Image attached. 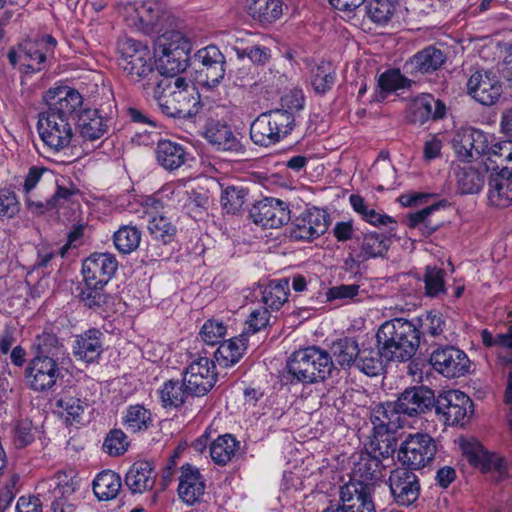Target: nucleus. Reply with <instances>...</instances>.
Instances as JSON below:
<instances>
[{
	"mask_svg": "<svg viewBox=\"0 0 512 512\" xmlns=\"http://www.w3.org/2000/svg\"><path fill=\"white\" fill-rule=\"evenodd\" d=\"M376 339L384 359L405 362L414 356L419 347L420 331L413 320L394 318L381 324Z\"/></svg>",
	"mask_w": 512,
	"mask_h": 512,
	"instance_id": "nucleus-1",
	"label": "nucleus"
},
{
	"mask_svg": "<svg viewBox=\"0 0 512 512\" xmlns=\"http://www.w3.org/2000/svg\"><path fill=\"white\" fill-rule=\"evenodd\" d=\"M484 162L485 173L491 174L487 198L491 206L507 208L512 205V141L496 143Z\"/></svg>",
	"mask_w": 512,
	"mask_h": 512,
	"instance_id": "nucleus-2",
	"label": "nucleus"
},
{
	"mask_svg": "<svg viewBox=\"0 0 512 512\" xmlns=\"http://www.w3.org/2000/svg\"><path fill=\"white\" fill-rule=\"evenodd\" d=\"M118 66L134 83L149 87L158 72L155 69L150 49L142 42L131 38H122L117 43Z\"/></svg>",
	"mask_w": 512,
	"mask_h": 512,
	"instance_id": "nucleus-3",
	"label": "nucleus"
},
{
	"mask_svg": "<svg viewBox=\"0 0 512 512\" xmlns=\"http://www.w3.org/2000/svg\"><path fill=\"white\" fill-rule=\"evenodd\" d=\"M332 368L330 355L314 346L295 351L287 362L289 375L303 384L325 380L331 374Z\"/></svg>",
	"mask_w": 512,
	"mask_h": 512,
	"instance_id": "nucleus-4",
	"label": "nucleus"
},
{
	"mask_svg": "<svg viewBox=\"0 0 512 512\" xmlns=\"http://www.w3.org/2000/svg\"><path fill=\"white\" fill-rule=\"evenodd\" d=\"M127 24L145 34L160 32L169 20L162 5L155 0H128L118 6Z\"/></svg>",
	"mask_w": 512,
	"mask_h": 512,
	"instance_id": "nucleus-5",
	"label": "nucleus"
},
{
	"mask_svg": "<svg viewBox=\"0 0 512 512\" xmlns=\"http://www.w3.org/2000/svg\"><path fill=\"white\" fill-rule=\"evenodd\" d=\"M451 142L459 160L472 162L480 159L481 166H484L485 161L489 163L487 156L496 144V142L490 144L488 135L472 127L458 129Z\"/></svg>",
	"mask_w": 512,
	"mask_h": 512,
	"instance_id": "nucleus-6",
	"label": "nucleus"
},
{
	"mask_svg": "<svg viewBox=\"0 0 512 512\" xmlns=\"http://www.w3.org/2000/svg\"><path fill=\"white\" fill-rule=\"evenodd\" d=\"M437 452L435 440L428 434H409L401 443L398 458L404 466L418 470L430 464Z\"/></svg>",
	"mask_w": 512,
	"mask_h": 512,
	"instance_id": "nucleus-7",
	"label": "nucleus"
},
{
	"mask_svg": "<svg viewBox=\"0 0 512 512\" xmlns=\"http://www.w3.org/2000/svg\"><path fill=\"white\" fill-rule=\"evenodd\" d=\"M435 411L447 425H465L473 414V402L460 390H446L435 402Z\"/></svg>",
	"mask_w": 512,
	"mask_h": 512,
	"instance_id": "nucleus-8",
	"label": "nucleus"
},
{
	"mask_svg": "<svg viewBox=\"0 0 512 512\" xmlns=\"http://www.w3.org/2000/svg\"><path fill=\"white\" fill-rule=\"evenodd\" d=\"M61 377V368L52 356L37 355L25 369V381L34 392H46L54 388Z\"/></svg>",
	"mask_w": 512,
	"mask_h": 512,
	"instance_id": "nucleus-9",
	"label": "nucleus"
},
{
	"mask_svg": "<svg viewBox=\"0 0 512 512\" xmlns=\"http://www.w3.org/2000/svg\"><path fill=\"white\" fill-rule=\"evenodd\" d=\"M38 132L44 144L54 152L70 147L74 137V121L44 114L38 122Z\"/></svg>",
	"mask_w": 512,
	"mask_h": 512,
	"instance_id": "nucleus-10",
	"label": "nucleus"
},
{
	"mask_svg": "<svg viewBox=\"0 0 512 512\" xmlns=\"http://www.w3.org/2000/svg\"><path fill=\"white\" fill-rule=\"evenodd\" d=\"M45 114L74 121V115L83 104L81 94L68 86L50 88L44 95Z\"/></svg>",
	"mask_w": 512,
	"mask_h": 512,
	"instance_id": "nucleus-11",
	"label": "nucleus"
},
{
	"mask_svg": "<svg viewBox=\"0 0 512 512\" xmlns=\"http://www.w3.org/2000/svg\"><path fill=\"white\" fill-rule=\"evenodd\" d=\"M216 378L214 362L207 357H198L185 369L183 385L191 395L202 396L211 390Z\"/></svg>",
	"mask_w": 512,
	"mask_h": 512,
	"instance_id": "nucleus-12",
	"label": "nucleus"
},
{
	"mask_svg": "<svg viewBox=\"0 0 512 512\" xmlns=\"http://www.w3.org/2000/svg\"><path fill=\"white\" fill-rule=\"evenodd\" d=\"M174 93L171 102L163 101L166 115L169 117H186L197 112L200 96L190 81L182 77H174Z\"/></svg>",
	"mask_w": 512,
	"mask_h": 512,
	"instance_id": "nucleus-13",
	"label": "nucleus"
},
{
	"mask_svg": "<svg viewBox=\"0 0 512 512\" xmlns=\"http://www.w3.org/2000/svg\"><path fill=\"white\" fill-rule=\"evenodd\" d=\"M253 222L264 228H279L290 221L287 203L277 198H264L257 201L250 210Z\"/></svg>",
	"mask_w": 512,
	"mask_h": 512,
	"instance_id": "nucleus-14",
	"label": "nucleus"
},
{
	"mask_svg": "<svg viewBox=\"0 0 512 512\" xmlns=\"http://www.w3.org/2000/svg\"><path fill=\"white\" fill-rule=\"evenodd\" d=\"M433 368L446 378H459L470 371V360L466 353L455 347L435 350L430 356Z\"/></svg>",
	"mask_w": 512,
	"mask_h": 512,
	"instance_id": "nucleus-15",
	"label": "nucleus"
},
{
	"mask_svg": "<svg viewBox=\"0 0 512 512\" xmlns=\"http://www.w3.org/2000/svg\"><path fill=\"white\" fill-rule=\"evenodd\" d=\"M388 484L394 501L400 506H410L419 498V479L406 467L393 469L390 472Z\"/></svg>",
	"mask_w": 512,
	"mask_h": 512,
	"instance_id": "nucleus-16",
	"label": "nucleus"
},
{
	"mask_svg": "<svg viewBox=\"0 0 512 512\" xmlns=\"http://www.w3.org/2000/svg\"><path fill=\"white\" fill-rule=\"evenodd\" d=\"M373 486L363 481H349L340 488L342 512H376L372 499Z\"/></svg>",
	"mask_w": 512,
	"mask_h": 512,
	"instance_id": "nucleus-17",
	"label": "nucleus"
},
{
	"mask_svg": "<svg viewBox=\"0 0 512 512\" xmlns=\"http://www.w3.org/2000/svg\"><path fill=\"white\" fill-rule=\"evenodd\" d=\"M468 93L482 105H493L502 94V83L490 71H477L467 82Z\"/></svg>",
	"mask_w": 512,
	"mask_h": 512,
	"instance_id": "nucleus-18",
	"label": "nucleus"
},
{
	"mask_svg": "<svg viewBox=\"0 0 512 512\" xmlns=\"http://www.w3.org/2000/svg\"><path fill=\"white\" fill-rule=\"evenodd\" d=\"M117 260L111 254L100 253L88 257L82 265L86 286L106 285L117 270Z\"/></svg>",
	"mask_w": 512,
	"mask_h": 512,
	"instance_id": "nucleus-19",
	"label": "nucleus"
},
{
	"mask_svg": "<svg viewBox=\"0 0 512 512\" xmlns=\"http://www.w3.org/2000/svg\"><path fill=\"white\" fill-rule=\"evenodd\" d=\"M49 482L53 512H74L75 505L70 500L77 485L74 471L58 472Z\"/></svg>",
	"mask_w": 512,
	"mask_h": 512,
	"instance_id": "nucleus-20",
	"label": "nucleus"
},
{
	"mask_svg": "<svg viewBox=\"0 0 512 512\" xmlns=\"http://www.w3.org/2000/svg\"><path fill=\"white\" fill-rule=\"evenodd\" d=\"M460 448L471 465L482 471L496 470L500 475L506 471L504 460L494 453H489L475 438H461Z\"/></svg>",
	"mask_w": 512,
	"mask_h": 512,
	"instance_id": "nucleus-21",
	"label": "nucleus"
},
{
	"mask_svg": "<svg viewBox=\"0 0 512 512\" xmlns=\"http://www.w3.org/2000/svg\"><path fill=\"white\" fill-rule=\"evenodd\" d=\"M327 228L326 213L318 208H313L297 218L291 230V237L297 240H313L323 235Z\"/></svg>",
	"mask_w": 512,
	"mask_h": 512,
	"instance_id": "nucleus-22",
	"label": "nucleus"
},
{
	"mask_svg": "<svg viewBox=\"0 0 512 512\" xmlns=\"http://www.w3.org/2000/svg\"><path fill=\"white\" fill-rule=\"evenodd\" d=\"M205 481L198 468L184 464L180 468L178 495L187 505L200 501L205 492Z\"/></svg>",
	"mask_w": 512,
	"mask_h": 512,
	"instance_id": "nucleus-23",
	"label": "nucleus"
},
{
	"mask_svg": "<svg viewBox=\"0 0 512 512\" xmlns=\"http://www.w3.org/2000/svg\"><path fill=\"white\" fill-rule=\"evenodd\" d=\"M433 392L424 387L406 389L395 401L401 414L414 416L425 412L432 404Z\"/></svg>",
	"mask_w": 512,
	"mask_h": 512,
	"instance_id": "nucleus-24",
	"label": "nucleus"
},
{
	"mask_svg": "<svg viewBox=\"0 0 512 512\" xmlns=\"http://www.w3.org/2000/svg\"><path fill=\"white\" fill-rule=\"evenodd\" d=\"M167 44H161L160 48H154L156 71L159 76L178 77L177 74L184 71L187 67L188 55L184 54L183 49H176L175 53L168 51Z\"/></svg>",
	"mask_w": 512,
	"mask_h": 512,
	"instance_id": "nucleus-25",
	"label": "nucleus"
},
{
	"mask_svg": "<svg viewBox=\"0 0 512 512\" xmlns=\"http://www.w3.org/2000/svg\"><path fill=\"white\" fill-rule=\"evenodd\" d=\"M158 164L167 171H173L185 164L188 153L185 148L170 140H161L155 149Z\"/></svg>",
	"mask_w": 512,
	"mask_h": 512,
	"instance_id": "nucleus-26",
	"label": "nucleus"
},
{
	"mask_svg": "<svg viewBox=\"0 0 512 512\" xmlns=\"http://www.w3.org/2000/svg\"><path fill=\"white\" fill-rule=\"evenodd\" d=\"M156 475L147 461H136L128 470L125 482L133 493H143L153 488Z\"/></svg>",
	"mask_w": 512,
	"mask_h": 512,
	"instance_id": "nucleus-27",
	"label": "nucleus"
},
{
	"mask_svg": "<svg viewBox=\"0 0 512 512\" xmlns=\"http://www.w3.org/2000/svg\"><path fill=\"white\" fill-rule=\"evenodd\" d=\"M204 138L218 150L234 151L239 148L237 137L226 123L209 122L204 131Z\"/></svg>",
	"mask_w": 512,
	"mask_h": 512,
	"instance_id": "nucleus-28",
	"label": "nucleus"
},
{
	"mask_svg": "<svg viewBox=\"0 0 512 512\" xmlns=\"http://www.w3.org/2000/svg\"><path fill=\"white\" fill-rule=\"evenodd\" d=\"M247 13L263 24H270L279 19L283 13L281 0H246Z\"/></svg>",
	"mask_w": 512,
	"mask_h": 512,
	"instance_id": "nucleus-29",
	"label": "nucleus"
},
{
	"mask_svg": "<svg viewBox=\"0 0 512 512\" xmlns=\"http://www.w3.org/2000/svg\"><path fill=\"white\" fill-rule=\"evenodd\" d=\"M102 333L97 329H90L78 336L74 344V354L90 363L94 362L102 353Z\"/></svg>",
	"mask_w": 512,
	"mask_h": 512,
	"instance_id": "nucleus-30",
	"label": "nucleus"
},
{
	"mask_svg": "<svg viewBox=\"0 0 512 512\" xmlns=\"http://www.w3.org/2000/svg\"><path fill=\"white\" fill-rule=\"evenodd\" d=\"M240 448V442L231 434L218 436L209 446L212 461L220 466L231 462Z\"/></svg>",
	"mask_w": 512,
	"mask_h": 512,
	"instance_id": "nucleus-31",
	"label": "nucleus"
},
{
	"mask_svg": "<svg viewBox=\"0 0 512 512\" xmlns=\"http://www.w3.org/2000/svg\"><path fill=\"white\" fill-rule=\"evenodd\" d=\"M246 350L245 335L233 337L220 344L215 352V359L222 367H231L236 364Z\"/></svg>",
	"mask_w": 512,
	"mask_h": 512,
	"instance_id": "nucleus-32",
	"label": "nucleus"
},
{
	"mask_svg": "<svg viewBox=\"0 0 512 512\" xmlns=\"http://www.w3.org/2000/svg\"><path fill=\"white\" fill-rule=\"evenodd\" d=\"M445 109V105L431 95H422L412 104L413 121L423 124L429 119L441 118Z\"/></svg>",
	"mask_w": 512,
	"mask_h": 512,
	"instance_id": "nucleus-33",
	"label": "nucleus"
},
{
	"mask_svg": "<svg viewBox=\"0 0 512 512\" xmlns=\"http://www.w3.org/2000/svg\"><path fill=\"white\" fill-rule=\"evenodd\" d=\"M390 243V239L382 233H365L360 245L359 260L367 261L372 258L384 257L390 247Z\"/></svg>",
	"mask_w": 512,
	"mask_h": 512,
	"instance_id": "nucleus-34",
	"label": "nucleus"
},
{
	"mask_svg": "<svg viewBox=\"0 0 512 512\" xmlns=\"http://www.w3.org/2000/svg\"><path fill=\"white\" fill-rule=\"evenodd\" d=\"M78 127L83 138L95 140L104 135L107 123L97 110L86 109L79 115Z\"/></svg>",
	"mask_w": 512,
	"mask_h": 512,
	"instance_id": "nucleus-35",
	"label": "nucleus"
},
{
	"mask_svg": "<svg viewBox=\"0 0 512 512\" xmlns=\"http://www.w3.org/2000/svg\"><path fill=\"white\" fill-rule=\"evenodd\" d=\"M121 489V477L114 471L100 472L93 481V491L99 500L115 498Z\"/></svg>",
	"mask_w": 512,
	"mask_h": 512,
	"instance_id": "nucleus-36",
	"label": "nucleus"
},
{
	"mask_svg": "<svg viewBox=\"0 0 512 512\" xmlns=\"http://www.w3.org/2000/svg\"><path fill=\"white\" fill-rule=\"evenodd\" d=\"M262 116L266 118V124L270 132H273L276 143L289 135L295 126L293 114L286 110H273L263 113Z\"/></svg>",
	"mask_w": 512,
	"mask_h": 512,
	"instance_id": "nucleus-37",
	"label": "nucleus"
},
{
	"mask_svg": "<svg viewBox=\"0 0 512 512\" xmlns=\"http://www.w3.org/2000/svg\"><path fill=\"white\" fill-rule=\"evenodd\" d=\"M444 62V53L440 49L429 46L415 54L410 60V65L416 72L430 73L439 69Z\"/></svg>",
	"mask_w": 512,
	"mask_h": 512,
	"instance_id": "nucleus-38",
	"label": "nucleus"
},
{
	"mask_svg": "<svg viewBox=\"0 0 512 512\" xmlns=\"http://www.w3.org/2000/svg\"><path fill=\"white\" fill-rule=\"evenodd\" d=\"M123 425L132 433L147 430L152 423V414L140 404L130 405L123 415Z\"/></svg>",
	"mask_w": 512,
	"mask_h": 512,
	"instance_id": "nucleus-39",
	"label": "nucleus"
},
{
	"mask_svg": "<svg viewBox=\"0 0 512 512\" xmlns=\"http://www.w3.org/2000/svg\"><path fill=\"white\" fill-rule=\"evenodd\" d=\"M174 77L173 76H157L155 77V81L149 84V87H146L144 91L148 96H152L156 101L158 107L162 111L163 114L166 115V108L164 106V100L166 99L168 102H171L172 95L174 93Z\"/></svg>",
	"mask_w": 512,
	"mask_h": 512,
	"instance_id": "nucleus-40",
	"label": "nucleus"
},
{
	"mask_svg": "<svg viewBox=\"0 0 512 512\" xmlns=\"http://www.w3.org/2000/svg\"><path fill=\"white\" fill-rule=\"evenodd\" d=\"M288 293V279L273 280L263 290L262 301L266 306L278 310L287 301Z\"/></svg>",
	"mask_w": 512,
	"mask_h": 512,
	"instance_id": "nucleus-41",
	"label": "nucleus"
},
{
	"mask_svg": "<svg viewBox=\"0 0 512 512\" xmlns=\"http://www.w3.org/2000/svg\"><path fill=\"white\" fill-rule=\"evenodd\" d=\"M397 5L396 0H368L366 14L374 23L385 25L395 15Z\"/></svg>",
	"mask_w": 512,
	"mask_h": 512,
	"instance_id": "nucleus-42",
	"label": "nucleus"
},
{
	"mask_svg": "<svg viewBox=\"0 0 512 512\" xmlns=\"http://www.w3.org/2000/svg\"><path fill=\"white\" fill-rule=\"evenodd\" d=\"M162 406L177 408L181 406L190 392L179 381L169 380L158 391Z\"/></svg>",
	"mask_w": 512,
	"mask_h": 512,
	"instance_id": "nucleus-43",
	"label": "nucleus"
},
{
	"mask_svg": "<svg viewBox=\"0 0 512 512\" xmlns=\"http://www.w3.org/2000/svg\"><path fill=\"white\" fill-rule=\"evenodd\" d=\"M113 241L119 252L129 254L139 247L141 232L135 226L125 225L114 233Z\"/></svg>",
	"mask_w": 512,
	"mask_h": 512,
	"instance_id": "nucleus-44",
	"label": "nucleus"
},
{
	"mask_svg": "<svg viewBox=\"0 0 512 512\" xmlns=\"http://www.w3.org/2000/svg\"><path fill=\"white\" fill-rule=\"evenodd\" d=\"M57 407L59 408L61 417H63L67 423L72 424L73 422L80 421L86 403L70 393H64L57 400Z\"/></svg>",
	"mask_w": 512,
	"mask_h": 512,
	"instance_id": "nucleus-45",
	"label": "nucleus"
},
{
	"mask_svg": "<svg viewBox=\"0 0 512 512\" xmlns=\"http://www.w3.org/2000/svg\"><path fill=\"white\" fill-rule=\"evenodd\" d=\"M484 172V167L481 171L475 167L461 169L457 174V184L461 193H478L484 185Z\"/></svg>",
	"mask_w": 512,
	"mask_h": 512,
	"instance_id": "nucleus-46",
	"label": "nucleus"
},
{
	"mask_svg": "<svg viewBox=\"0 0 512 512\" xmlns=\"http://www.w3.org/2000/svg\"><path fill=\"white\" fill-rule=\"evenodd\" d=\"M380 347L375 350L373 348L362 347L359 350L355 366L368 376H375L382 370V361Z\"/></svg>",
	"mask_w": 512,
	"mask_h": 512,
	"instance_id": "nucleus-47",
	"label": "nucleus"
},
{
	"mask_svg": "<svg viewBox=\"0 0 512 512\" xmlns=\"http://www.w3.org/2000/svg\"><path fill=\"white\" fill-rule=\"evenodd\" d=\"M359 350L357 342L351 338L341 339L332 347L335 361L342 367L355 365Z\"/></svg>",
	"mask_w": 512,
	"mask_h": 512,
	"instance_id": "nucleus-48",
	"label": "nucleus"
},
{
	"mask_svg": "<svg viewBox=\"0 0 512 512\" xmlns=\"http://www.w3.org/2000/svg\"><path fill=\"white\" fill-rule=\"evenodd\" d=\"M129 445L127 435L121 429L115 428L105 436L102 449L111 457H119L127 452Z\"/></svg>",
	"mask_w": 512,
	"mask_h": 512,
	"instance_id": "nucleus-49",
	"label": "nucleus"
},
{
	"mask_svg": "<svg viewBox=\"0 0 512 512\" xmlns=\"http://www.w3.org/2000/svg\"><path fill=\"white\" fill-rule=\"evenodd\" d=\"M47 55L39 45L34 43H26L21 52L20 60L22 65L26 67L29 72H38L44 69Z\"/></svg>",
	"mask_w": 512,
	"mask_h": 512,
	"instance_id": "nucleus-50",
	"label": "nucleus"
},
{
	"mask_svg": "<svg viewBox=\"0 0 512 512\" xmlns=\"http://www.w3.org/2000/svg\"><path fill=\"white\" fill-rule=\"evenodd\" d=\"M379 462L370 454L361 455L358 462L355 463L352 470L353 479L351 481H363L370 483L377 477Z\"/></svg>",
	"mask_w": 512,
	"mask_h": 512,
	"instance_id": "nucleus-51",
	"label": "nucleus"
},
{
	"mask_svg": "<svg viewBox=\"0 0 512 512\" xmlns=\"http://www.w3.org/2000/svg\"><path fill=\"white\" fill-rule=\"evenodd\" d=\"M400 414L396 403L392 402L377 407L374 411V418L378 421V426L384 427L388 431H394L401 427Z\"/></svg>",
	"mask_w": 512,
	"mask_h": 512,
	"instance_id": "nucleus-52",
	"label": "nucleus"
},
{
	"mask_svg": "<svg viewBox=\"0 0 512 512\" xmlns=\"http://www.w3.org/2000/svg\"><path fill=\"white\" fill-rule=\"evenodd\" d=\"M167 44L168 51L175 53L176 49H183L184 54H189L191 51V43L189 39L180 31L169 30L160 34L155 42V47L160 48L161 44Z\"/></svg>",
	"mask_w": 512,
	"mask_h": 512,
	"instance_id": "nucleus-53",
	"label": "nucleus"
},
{
	"mask_svg": "<svg viewBox=\"0 0 512 512\" xmlns=\"http://www.w3.org/2000/svg\"><path fill=\"white\" fill-rule=\"evenodd\" d=\"M410 80L404 77L399 70L391 69L382 73L378 80V85L381 90V98H384L385 93L395 92L409 86Z\"/></svg>",
	"mask_w": 512,
	"mask_h": 512,
	"instance_id": "nucleus-54",
	"label": "nucleus"
},
{
	"mask_svg": "<svg viewBox=\"0 0 512 512\" xmlns=\"http://www.w3.org/2000/svg\"><path fill=\"white\" fill-rule=\"evenodd\" d=\"M246 193L244 189L229 186L226 187L221 194V205L223 209L229 213L234 214L238 212L245 203Z\"/></svg>",
	"mask_w": 512,
	"mask_h": 512,
	"instance_id": "nucleus-55",
	"label": "nucleus"
},
{
	"mask_svg": "<svg viewBox=\"0 0 512 512\" xmlns=\"http://www.w3.org/2000/svg\"><path fill=\"white\" fill-rule=\"evenodd\" d=\"M268 127L266 118H263L262 114L253 121L250 127V136L255 144L265 147L276 144L274 134Z\"/></svg>",
	"mask_w": 512,
	"mask_h": 512,
	"instance_id": "nucleus-56",
	"label": "nucleus"
},
{
	"mask_svg": "<svg viewBox=\"0 0 512 512\" xmlns=\"http://www.w3.org/2000/svg\"><path fill=\"white\" fill-rule=\"evenodd\" d=\"M227 327L225 323L218 319H208L204 322L200 337L208 345H215L226 335Z\"/></svg>",
	"mask_w": 512,
	"mask_h": 512,
	"instance_id": "nucleus-57",
	"label": "nucleus"
},
{
	"mask_svg": "<svg viewBox=\"0 0 512 512\" xmlns=\"http://www.w3.org/2000/svg\"><path fill=\"white\" fill-rule=\"evenodd\" d=\"M413 321L423 328L424 333H428L433 337L442 335L446 329L444 317L437 312H429L424 317Z\"/></svg>",
	"mask_w": 512,
	"mask_h": 512,
	"instance_id": "nucleus-58",
	"label": "nucleus"
},
{
	"mask_svg": "<svg viewBox=\"0 0 512 512\" xmlns=\"http://www.w3.org/2000/svg\"><path fill=\"white\" fill-rule=\"evenodd\" d=\"M424 282L426 294L430 297L438 296L445 291L444 272L440 268L428 266Z\"/></svg>",
	"mask_w": 512,
	"mask_h": 512,
	"instance_id": "nucleus-59",
	"label": "nucleus"
},
{
	"mask_svg": "<svg viewBox=\"0 0 512 512\" xmlns=\"http://www.w3.org/2000/svg\"><path fill=\"white\" fill-rule=\"evenodd\" d=\"M150 234L157 240L167 243L174 235L175 228L164 216L153 217L148 225Z\"/></svg>",
	"mask_w": 512,
	"mask_h": 512,
	"instance_id": "nucleus-60",
	"label": "nucleus"
},
{
	"mask_svg": "<svg viewBox=\"0 0 512 512\" xmlns=\"http://www.w3.org/2000/svg\"><path fill=\"white\" fill-rule=\"evenodd\" d=\"M53 181L54 174L50 169L33 166L29 169V172L25 178L23 189L25 194H30L39 183Z\"/></svg>",
	"mask_w": 512,
	"mask_h": 512,
	"instance_id": "nucleus-61",
	"label": "nucleus"
},
{
	"mask_svg": "<svg viewBox=\"0 0 512 512\" xmlns=\"http://www.w3.org/2000/svg\"><path fill=\"white\" fill-rule=\"evenodd\" d=\"M20 211L15 193L9 189H0V219H11Z\"/></svg>",
	"mask_w": 512,
	"mask_h": 512,
	"instance_id": "nucleus-62",
	"label": "nucleus"
},
{
	"mask_svg": "<svg viewBox=\"0 0 512 512\" xmlns=\"http://www.w3.org/2000/svg\"><path fill=\"white\" fill-rule=\"evenodd\" d=\"M335 80V73L329 64L321 65L316 69L312 78V85L318 93L329 90Z\"/></svg>",
	"mask_w": 512,
	"mask_h": 512,
	"instance_id": "nucleus-63",
	"label": "nucleus"
},
{
	"mask_svg": "<svg viewBox=\"0 0 512 512\" xmlns=\"http://www.w3.org/2000/svg\"><path fill=\"white\" fill-rule=\"evenodd\" d=\"M104 285L86 286L81 289L80 297L82 301L90 308H98L106 301V295L103 292Z\"/></svg>",
	"mask_w": 512,
	"mask_h": 512,
	"instance_id": "nucleus-64",
	"label": "nucleus"
}]
</instances>
